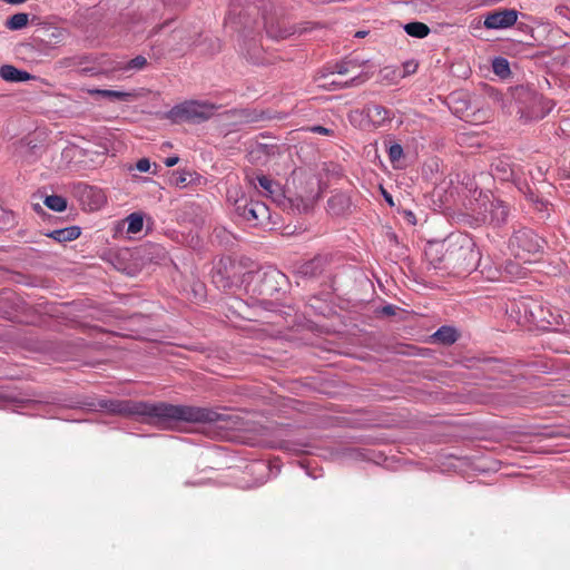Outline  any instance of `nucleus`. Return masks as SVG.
<instances>
[{
	"mask_svg": "<svg viewBox=\"0 0 570 570\" xmlns=\"http://www.w3.org/2000/svg\"><path fill=\"white\" fill-rule=\"evenodd\" d=\"M101 406L111 413L140 416L144 422L163 429H171L178 422L217 423L226 421V415L209 407L175 405L166 402L107 401Z\"/></svg>",
	"mask_w": 570,
	"mask_h": 570,
	"instance_id": "nucleus-1",
	"label": "nucleus"
},
{
	"mask_svg": "<svg viewBox=\"0 0 570 570\" xmlns=\"http://www.w3.org/2000/svg\"><path fill=\"white\" fill-rule=\"evenodd\" d=\"M511 314H515L518 323L522 325H534L539 328L563 323L562 315L542 301L525 297L511 305Z\"/></svg>",
	"mask_w": 570,
	"mask_h": 570,
	"instance_id": "nucleus-2",
	"label": "nucleus"
},
{
	"mask_svg": "<svg viewBox=\"0 0 570 570\" xmlns=\"http://www.w3.org/2000/svg\"><path fill=\"white\" fill-rule=\"evenodd\" d=\"M286 276L274 267L259 268L244 275L245 289L258 302H267L279 292Z\"/></svg>",
	"mask_w": 570,
	"mask_h": 570,
	"instance_id": "nucleus-3",
	"label": "nucleus"
},
{
	"mask_svg": "<svg viewBox=\"0 0 570 570\" xmlns=\"http://www.w3.org/2000/svg\"><path fill=\"white\" fill-rule=\"evenodd\" d=\"M446 271L458 275L470 273L479 261L474 244L464 236H450V249L446 255Z\"/></svg>",
	"mask_w": 570,
	"mask_h": 570,
	"instance_id": "nucleus-4",
	"label": "nucleus"
},
{
	"mask_svg": "<svg viewBox=\"0 0 570 570\" xmlns=\"http://www.w3.org/2000/svg\"><path fill=\"white\" fill-rule=\"evenodd\" d=\"M216 111L212 104L198 100H188L174 106L169 111V118L176 122L187 121L200 124L210 119Z\"/></svg>",
	"mask_w": 570,
	"mask_h": 570,
	"instance_id": "nucleus-5",
	"label": "nucleus"
},
{
	"mask_svg": "<svg viewBox=\"0 0 570 570\" xmlns=\"http://www.w3.org/2000/svg\"><path fill=\"white\" fill-rule=\"evenodd\" d=\"M475 202L473 210L475 212L478 219L493 226H500L507 222L509 207L501 199L493 197V195L481 194Z\"/></svg>",
	"mask_w": 570,
	"mask_h": 570,
	"instance_id": "nucleus-6",
	"label": "nucleus"
},
{
	"mask_svg": "<svg viewBox=\"0 0 570 570\" xmlns=\"http://www.w3.org/2000/svg\"><path fill=\"white\" fill-rule=\"evenodd\" d=\"M511 253L523 263H529L530 255L541 249V238L531 229L522 228L515 232L509 242Z\"/></svg>",
	"mask_w": 570,
	"mask_h": 570,
	"instance_id": "nucleus-7",
	"label": "nucleus"
},
{
	"mask_svg": "<svg viewBox=\"0 0 570 570\" xmlns=\"http://www.w3.org/2000/svg\"><path fill=\"white\" fill-rule=\"evenodd\" d=\"M235 212L252 226H262L269 222V208L262 202L242 197L235 200Z\"/></svg>",
	"mask_w": 570,
	"mask_h": 570,
	"instance_id": "nucleus-8",
	"label": "nucleus"
},
{
	"mask_svg": "<svg viewBox=\"0 0 570 570\" xmlns=\"http://www.w3.org/2000/svg\"><path fill=\"white\" fill-rule=\"evenodd\" d=\"M368 79L365 73H355L348 78L340 77L332 71L322 72L317 76L318 87L326 90H340L350 87H356L364 83Z\"/></svg>",
	"mask_w": 570,
	"mask_h": 570,
	"instance_id": "nucleus-9",
	"label": "nucleus"
},
{
	"mask_svg": "<svg viewBox=\"0 0 570 570\" xmlns=\"http://www.w3.org/2000/svg\"><path fill=\"white\" fill-rule=\"evenodd\" d=\"M450 249V237L441 242H430L424 250L428 262L434 268L446 269V255Z\"/></svg>",
	"mask_w": 570,
	"mask_h": 570,
	"instance_id": "nucleus-10",
	"label": "nucleus"
},
{
	"mask_svg": "<svg viewBox=\"0 0 570 570\" xmlns=\"http://www.w3.org/2000/svg\"><path fill=\"white\" fill-rule=\"evenodd\" d=\"M518 20V11L515 9H503L490 12L484 19L487 29H505L512 27Z\"/></svg>",
	"mask_w": 570,
	"mask_h": 570,
	"instance_id": "nucleus-11",
	"label": "nucleus"
},
{
	"mask_svg": "<svg viewBox=\"0 0 570 570\" xmlns=\"http://www.w3.org/2000/svg\"><path fill=\"white\" fill-rule=\"evenodd\" d=\"M312 187L306 189L295 197L289 198V203L294 209L298 213H308L314 207L317 198H318V188L315 187V183L313 180L308 181Z\"/></svg>",
	"mask_w": 570,
	"mask_h": 570,
	"instance_id": "nucleus-12",
	"label": "nucleus"
},
{
	"mask_svg": "<svg viewBox=\"0 0 570 570\" xmlns=\"http://www.w3.org/2000/svg\"><path fill=\"white\" fill-rule=\"evenodd\" d=\"M351 209V199L344 193H336L327 200V210L332 216L346 215Z\"/></svg>",
	"mask_w": 570,
	"mask_h": 570,
	"instance_id": "nucleus-13",
	"label": "nucleus"
},
{
	"mask_svg": "<svg viewBox=\"0 0 570 570\" xmlns=\"http://www.w3.org/2000/svg\"><path fill=\"white\" fill-rule=\"evenodd\" d=\"M367 118L375 125L382 126L392 118V112L384 106L377 104H368L364 109Z\"/></svg>",
	"mask_w": 570,
	"mask_h": 570,
	"instance_id": "nucleus-14",
	"label": "nucleus"
},
{
	"mask_svg": "<svg viewBox=\"0 0 570 570\" xmlns=\"http://www.w3.org/2000/svg\"><path fill=\"white\" fill-rule=\"evenodd\" d=\"M0 77L9 82H23L33 78L32 75L24 70H20L12 65H3L0 67Z\"/></svg>",
	"mask_w": 570,
	"mask_h": 570,
	"instance_id": "nucleus-15",
	"label": "nucleus"
},
{
	"mask_svg": "<svg viewBox=\"0 0 570 570\" xmlns=\"http://www.w3.org/2000/svg\"><path fill=\"white\" fill-rule=\"evenodd\" d=\"M80 228L77 226H70L61 229L52 230L48 234L49 237L57 240L58 243H67L77 239L80 236Z\"/></svg>",
	"mask_w": 570,
	"mask_h": 570,
	"instance_id": "nucleus-16",
	"label": "nucleus"
},
{
	"mask_svg": "<svg viewBox=\"0 0 570 570\" xmlns=\"http://www.w3.org/2000/svg\"><path fill=\"white\" fill-rule=\"evenodd\" d=\"M82 197L91 200V203H89L90 210L98 209L106 200L101 190L91 186L83 187Z\"/></svg>",
	"mask_w": 570,
	"mask_h": 570,
	"instance_id": "nucleus-17",
	"label": "nucleus"
},
{
	"mask_svg": "<svg viewBox=\"0 0 570 570\" xmlns=\"http://www.w3.org/2000/svg\"><path fill=\"white\" fill-rule=\"evenodd\" d=\"M257 185L264 190L266 196L275 198L279 191V185L265 175L256 176Z\"/></svg>",
	"mask_w": 570,
	"mask_h": 570,
	"instance_id": "nucleus-18",
	"label": "nucleus"
},
{
	"mask_svg": "<svg viewBox=\"0 0 570 570\" xmlns=\"http://www.w3.org/2000/svg\"><path fill=\"white\" fill-rule=\"evenodd\" d=\"M214 284L224 291H230L236 285L234 281L230 279V275L227 268L225 271L217 269L213 275Z\"/></svg>",
	"mask_w": 570,
	"mask_h": 570,
	"instance_id": "nucleus-19",
	"label": "nucleus"
},
{
	"mask_svg": "<svg viewBox=\"0 0 570 570\" xmlns=\"http://www.w3.org/2000/svg\"><path fill=\"white\" fill-rule=\"evenodd\" d=\"M433 337L439 343L450 345L458 340V333L453 327L442 326L434 333Z\"/></svg>",
	"mask_w": 570,
	"mask_h": 570,
	"instance_id": "nucleus-20",
	"label": "nucleus"
},
{
	"mask_svg": "<svg viewBox=\"0 0 570 570\" xmlns=\"http://www.w3.org/2000/svg\"><path fill=\"white\" fill-rule=\"evenodd\" d=\"M94 94L99 95L105 98L120 100V101H130L136 98V95L132 92L108 90V89H97L94 91Z\"/></svg>",
	"mask_w": 570,
	"mask_h": 570,
	"instance_id": "nucleus-21",
	"label": "nucleus"
},
{
	"mask_svg": "<svg viewBox=\"0 0 570 570\" xmlns=\"http://www.w3.org/2000/svg\"><path fill=\"white\" fill-rule=\"evenodd\" d=\"M381 81L396 83L402 79L401 69L394 66H386L380 70Z\"/></svg>",
	"mask_w": 570,
	"mask_h": 570,
	"instance_id": "nucleus-22",
	"label": "nucleus"
},
{
	"mask_svg": "<svg viewBox=\"0 0 570 570\" xmlns=\"http://www.w3.org/2000/svg\"><path fill=\"white\" fill-rule=\"evenodd\" d=\"M405 32L415 38H424L430 33V28L423 22H410L404 26Z\"/></svg>",
	"mask_w": 570,
	"mask_h": 570,
	"instance_id": "nucleus-23",
	"label": "nucleus"
},
{
	"mask_svg": "<svg viewBox=\"0 0 570 570\" xmlns=\"http://www.w3.org/2000/svg\"><path fill=\"white\" fill-rule=\"evenodd\" d=\"M323 269V258L322 257H315L314 259L303 264L301 266L299 272L303 275L314 277L318 275Z\"/></svg>",
	"mask_w": 570,
	"mask_h": 570,
	"instance_id": "nucleus-24",
	"label": "nucleus"
},
{
	"mask_svg": "<svg viewBox=\"0 0 570 570\" xmlns=\"http://www.w3.org/2000/svg\"><path fill=\"white\" fill-rule=\"evenodd\" d=\"M358 66L352 61H343L337 63L333 70L334 73H337L340 77L348 78L355 73H361L357 71Z\"/></svg>",
	"mask_w": 570,
	"mask_h": 570,
	"instance_id": "nucleus-25",
	"label": "nucleus"
},
{
	"mask_svg": "<svg viewBox=\"0 0 570 570\" xmlns=\"http://www.w3.org/2000/svg\"><path fill=\"white\" fill-rule=\"evenodd\" d=\"M29 22V14L24 12H19L11 16L7 22L6 27L10 30H20L24 28Z\"/></svg>",
	"mask_w": 570,
	"mask_h": 570,
	"instance_id": "nucleus-26",
	"label": "nucleus"
},
{
	"mask_svg": "<svg viewBox=\"0 0 570 570\" xmlns=\"http://www.w3.org/2000/svg\"><path fill=\"white\" fill-rule=\"evenodd\" d=\"M43 203L48 208L55 212H63L67 208L66 198L59 195L47 196Z\"/></svg>",
	"mask_w": 570,
	"mask_h": 570,
	"instance_id": "nucleus-27",
	"label": "nucleus"
},
{
	"mask_svg": "<svg viewBox=\"0 0 570 570\" xmlns=\"http://www.w3.org/2000/svg\"><path fill=\"white\" fill-rule=\"evenodd\" d=\"M127 222H128V228H127L128 233L136 234L142 229L144 219H142L141 215H139L137 213H132L128 216Z\"/></svg>",
	"mask_w": 570,
	"mask_h": 570,
	"instance_id": "nucleus-28",
	"label": "nucleus"
},
{
	"mask_svg": "<svg viewBox=\"0 0 570 570\" xmlns=\"http://www.w3.org/2000/svg\"><path fill=\"white\" fill-rule=\"evenodd\" d=\"M493 71L501 78H505L510 75L509 62L504 58H495L492 63Z\"/></svg>",
	"mask_w": 570,
	"mask_h": 570,
	"instance_id": "nucleus-29",
	"label": "nucleus"
},
{
	"mask_svg": "<svg viewBox=\"0 0 570 570\" xmlns=\"http://www.w3.org/2000/svg\"><path fill=\"white\" fill-rule=\"evenodd\" d=\"M505 271L512 277L521 278L524 277L525 273L519 267L518 263L510 262L505 265Z\"/></svg>",
	"mask_w": 570,
	"mask_h": 570,
	"instance_id": "nucleus-30",
	"label": "nucleus"
},
{
	"mask_svg": "<svg viewBox=\"0 0 570 570\" xmlns=\"http://www.w3.org/2000/svg\"><path fill=\"white\" fill-rule=\"evenodd\" d=\"M147 65V59L144 56H137L126 65L125 69H142Z\"/></svg>",
	"mask_w": 570,
	"mask_h": 570,
	"instance_id": "nucleus-31",
	"label": "nucleus"
},
{
	"mask_svg": "<svg viewBox=\"0 0 570 570\" xmlns=\"http://www.w3.org/2000/svg\"><path fill=\"white\" fill-rule=\"evenodd\" d=\"M417 69V63L413 60L405 61L401 69L402 79L406 76L414 73Z\"/></svg>",
	"mask_w": 570,
	"mask_h": 570,
	"instance_id": "nucleus-32",
	"label": "nucleus"
},
{
	"mask_svg": "<svg viewBox=\"0 0 570 570\" xmlns=\"http://www.w3.org/2000/svg\"><path fill=\"white\" fill-rule=\"evenodd\" d=\"M402 155H403V149H402L401 145L395 144L390 147L389 156H390L391 160H397L402 157Z\"/></svg>",
	"mask_w": 570,
	"mask_h": 570,
	"instance_id": "nucleus-33",
	"label": "nucleus"
},
{
	"mask_svg": "<svg viewBox=\"0 0 570 570\" xmlns=\"http://www.w3.org/2000/svg\"><path fill=\"white\" fill-rule=\"evenodd\" d=\"M136 169L146 173L150 169V161L147 158H141L136 163Z\"/></svg>",
	"mask_w": 570,
	"mask_h": 570,
	"instance_id": "nucleus-34",
	"label": "nucleus"
},
{
	"mask_svg": "<svg viewBox=\"0 0 570 570\" xmlns=\"http://www.w3.org/2000/svg\"><path fill=\"white\" fill-rule=\"evenodd\" d=\"M312 132L321 134V135H330L332 132L331 129L323 127V126H313L311 128Z\"/></svg>",
	"mask_w": 570,
	"mask_h": 570,
	"instance_id": "nucleus-35",
	"label": "nucleus"
},
{
	"mask_svg": "<svg viewBox=\"0 0 570 570\" xmlns=\"http://www.w3.org/2000/svg\"><path fill=\"white\" fill-rule=\"evenodd\" d=\"M395 306L393 305H386L384 307H382L381 309V314L385 315V316H392V315H395Z\"/></svg>",
	"mask_w": 570,
	"mask_h": 570,
	"instance_id": "nucleus-36",
	"label": "nucleus"
},
{
	"mask_svg": "<svg viewBox=\"0 0 570 570\" xmlns=\"http://www.w3.org/2000/svg\"><path fill=\"white\" fill-rule=\"evenodd\" d=\"M178 161H179V157H177V156H173V157H168V158H166L164 163H165V165H166L167 167H173V166H175Z\"/></svg>",
	"mask_w": 570,
	"mask_h": 570,
	"instance_id": "nucleus-37",
	"label": "nucleus"
},
{
	"mask_svg": "<svg viewBox=\"0 0 570 570\" xmlns=\"http://www.w3.org/2000/svg\"><path fill=\"white\" fill-rule=\"evenodd\" d=\"M381 190H382V194H383V197L384 199L386 200V203L393 207L394 206V202H393V198L391 196V194H389L384 188L381 187Z\"/></svg>",
	"mask_w": 570,
	"mask_h": 570,
	"instance_id": "nucleus-38",
	"label": "nucleus"
},
{
	"mask_svg": "<svg viewBox=\"0 0 570 570\" xmlns=\"http://www.w3.org/2000/svg\"><path fill=\"white\" fill-rule=\"evenodd\" d=\"M4 1L10 4H20V3L26 2L27 0H4Z\"/></svg>",
	"mask_w": 570,
	"mask_h": 570,
	"instance_id": "nucleus-39",
	"label": "nucleus"
},
{
	"mask_svg": "<svg viewBox=\"0 0 570 570\" xmlns=\"http://www.w3.org/2000/svg\"><path fill=\"white\" fill-rule=\"evenodd\" d=\"M186 180H187V179H186V177H184V176H179V178L177 179V183H176V184H177V185L185 184V183H186Z\"/></svg>",
	"mask_w": 570,
	"mask_h": 570,
	"instance_id": "nucleus-40",
	"label": "nucleus"
},
{
	"mask_svg": "<svg viewBox=\"0 0 570 570\" xmlns=\"http://www.w3.org/2000/svg\"><path fill=\"white\" fill-rule=\"evenodd\" d=\"M365 35H366L365 31H357L355 36L356 37H364Z\"/></svg>",
	"mask_w": 570,
	"mask_h": 570,
	"instance_id": "nucleus-41",
	"label": "nucleus"
},
{
	"mask_svg": "<svg viewBox=\"0 0 570 570\" xmlns=\"http://www.w3.org/2000/svg\"><path fill=\"white\" fill-rule=\"evenodd\" d=\"M406 215L409 216V219H413L414 220V215L411 213V212H407Z\"/></svg>",
	"mask_w": 570,
	"mask_h": 570,
	"instance_id": "nucleus-42",
	"label": "nucleus"
},
{
	"mask_svg": "<svg viewBox=\"0 0 570 570\" xmlns=\"http://www.w3.org/2000/svg\"><path fill=\"white\" fill-rule=\"evenodd\" d=\"M531 116L534 117V118H538L540 117L539 115H535L533 110L530 111Z\"/></svg>",
	"mask_w": 570,
	"mask_h": 570,
	"instance_id": "nucleus-43",
	"label": "nucleus"
},
{
	"mask_svg": "<svg viewBox=\"0 0 570 570\" xmlns=\"http://www.w3.org/2000/svg\"><path fill=\"white\" fill-rule=\"evenodd\" d=\"M249 181H250L252 184H254V186H255V187L257 186V185H256V183H255V180H254V178H249Z\"/></svg>",
	"mask_w": 570,
	"mask_h": 570,
	"instance_id": "nucleus-44",
	"label": "nucleus"
}]
</instances>
